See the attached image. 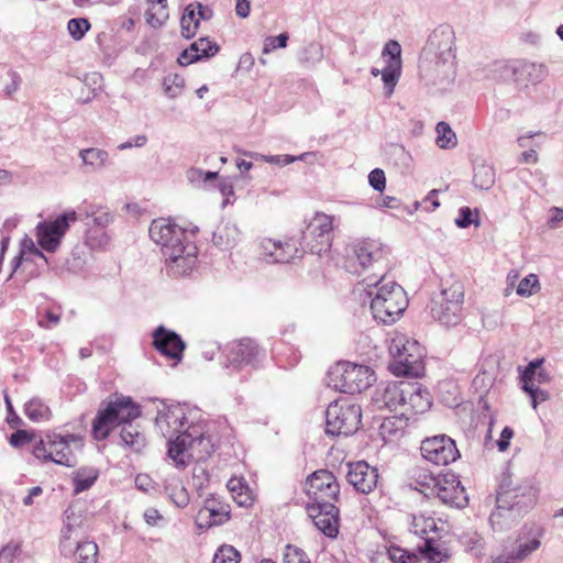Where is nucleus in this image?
Instances as JSON below:
<instances>
[{"label": "nucleus", "mask_w": 563, "mask_h": 563, "mask_svg": "<svg viewBox=\"0 0 563 563\" xmlns=\"http://www.w3.org/2000/svg\"><path fill=\"white\" fill-rule=\"evenodd\" d=\"M49 454L52 462L73 467L77 464L76 456L70 449V443H79V439L75 434H47Z\"/></svg>", "instance_id": "25"}, {"label": "nucleus", "mask_w": 563, "mask_h": 563, "mask_svg": "<svg viewBox=\"0 0 563 563\" xmlns=\"http://www.w3.org/2000/svg\"><path fill=\"white\" fill-rule=\"evenodd\" d=\"M543 358H536L531 361L520 375L522 382V389L531 397V405L536 409L539 401L549 399V393L540 389L538 385L533 384L536 369L543 364Z\"/></svg>", "instance_id": "30"}, {"label": "nucleus", "mask_w": 563, "mask_h": 563, "mask_svg": "<svg viewBox=\"0 0 563 563\" xmlns=\"http://www.w3.org/2000/svg\"><path fill=\"white\" fill-rule=\"evenodd\" d=\"M25 416L34 421H47L51 418L49 407L40 398L34 397L24 405Z\"/></svg>", "instance_id": "36"}, {"label": "nucleus", "mask_w": 563, "mask_h": 563, "mask_svg": "<svg viewBox=\"0 0 563 563\" xmlns=\"http://www.w3.org/2000/svg\"><path fill=\"white\" fill-rule=\"evenodd\" d=\"M148 234L152 241L161 245L163 256L174 254L178 247L186 245L185 231L169 219L158 218L152 221Z\"/></svg>", "instance_id": "13"}, {"label": "nucleus", "mask_w": 563, "mask_h": 563, "mask_svg": "<svg viewBox=\"0 0 563 563\" xmlns=\"http://www.w3.org/2000/svg\"><path fill=\"white\" fill-rule=\"evenodd\" d=\"M523 515L518 514L512 505L501 501V497L497 494L496 509L489 516V522L494 531L503 532L510 529Z\"/></svg>", "instance_id": "28"}, {"label": "nucleus", "mask_w": 563, "mask_h": 563, "mask_svg": "<svg viewBox=\"0 0 563 563\" xmlns=\"http://www.w3.org/2000/svg\"><path fill=\"white\" fill-rule=\"evenodd\" d=\"M333 217L317 212L302 231L301 246L312 254L327 253L333 239Z\"/></svg>", "instance_id": "11"}, {"label": "nucleus", "mask_w": 563, "mask_h": 563, "mask_svg": "<svg viewBox=\"0 0 563 563\" xmlns=\"http://www.w3.org/2000/svg\"><path fill=\"white\" fill-rule=\"evenodd\" d=\"M181 35L185 38H191L196 35L199 27V19L196 16L195 4H188L180 20Z\"/></svg>", "instance_id": "38"}, {"label": "nucleus", "mask_w": 563, "mask_h": 563, "mask_svg": "<svg viewBox=\"0 0 563 563\" xmlns=\"http://www.w3.org/2000/svg\"><path fill=\"white\" fill-rule=\"evenodd\" d=\"M212 241L221 250L232 249L240 241V230L235 223H221L213 232Z\"/></svg>", "instance_id": "32"}, {"label": "nucleus", "mask_w": 563, "mask_h": 563, "mask_svg": "<svg viewBox=\"0 0 563 563\" xmlns=\"http://www.w3.org/2000/svg\"><path fill=\"white\" fill-rule=\"evenodd\" d=\"M155 7L156 4L153 3V7L145 11V20L152 27L157 29L164 24L168 14L165 11V4L163 8H158L157 11H154Z\"/></svg>", "instance_id": "51"}, {"label": "nucleus", "mask_w": 563, "mask_h": 563, "mask_svg": "<svg viewBox=\"0 0 563 563\" xmlns=\"http://www.w3.org/2000/svg\"><path fill=\"white\" fill-rule=\"evenodd\" d=\"M32 453L38 460L51 461V459H53L49 454L47 435L44 439L41 438L38 442H35Z\"/></svg>", "instance_id": "59"}, {"label": "nucleus", "mask_w": 563, "mask_h": 563, "mask_svg": "<svg viewBox=\"0 0 563 563\" xmlns=\"http://www.w3.org/2000/svg\"><path fill=\"white\" fill-rule=\"evenodd\" d=\"M516 80L525 85H536L548 76V69L543 64L521 62L514 68Z\"/></svg>", "instance_id": "31"}, {"label": "nucleus", "mask_w": 563, "mask_h": 563, "mask_svg": "<svg viewBox=\"0 0 563 563\" xmlns=\"http://www.w3.org/2000/svg\"><path fill=\"white\" fill-rule=\"evenodd\" d=\"M323 58V47L318 42L308 43L298 54V60L306 67H311Z\"/></svg>", "instance_id": "39"}, {"label": "nucleus", "mask_w": 563, "mask_h": 563, "mask_svg": "<svg viewBox=\"0 0 563 563\" xmlns=\"http://www.w3.org/2000/svg\"><path fill=\"white\" fill-rule=\"evenodd\" d=\"M230 519V506L214 496L205 500L203 507L197 516V527L208 529L213 526H220Z\"/></svg>", "instance_id": "24"}, {"label": "nucleus", "mask_w": 563, "mask_h": 563, "mask_svg": "<svg viewBox=\"0 0 563 563\" xmlns=\"http://www.w3.org/2000/svg\"><path fill=\"white\" fill-rule=\"evenodd\" d=\"M495 168L485 163H476L474 166L473 184L482 190L490 189L495 184Z\"/></svg>", "instance_id": "35"}, {"label": "nucleus", "mask_w": 563, "mask_h": 563, "mask_svg": "<svg viewBox=\"0 0 563 563\" xmlns=\"http://www.w3.org/2000/svg\"><path fill=\"white\" fill-rule=\"evenodd\" d=\"M81 525V518L73 509L68 508L64 514V525L60 530L59 550L64 556L73 553V550L67 545L73 532Z\"/></svg>", "instance_id": "33"}, {"label": "nucleus", "mask_w": 563, "mask_h": 563, "mask_svg": "<svg viewBox=\"0 0 563 563\" xmlns=\"http://www.w3.org/2000/svg\"><path fill=\"white\" fill-rule=\"evenodd\" d=\"M260 254L264 261L271 264L289 263L301 256L300 250L291 239L283 241L271 238H264L260 242Z\"/></svg>", "instance_id": "18"}, {"label": "nucleus", "mask_w": 563, "mask_h": 563, "mask_svg": "<svg viewBox=\"0 0 563 563\" xmlns=\"http://www.w3.org/2000/svg\"><path fill=\"white\" fill-rule=\"evenodd\" d=\"M283 563H310V559L302 549L287 544L283 552Z\"/></svg>", "instance_id": "47"}, {"label": "nucleus", "mask_w": 563, "mask_h": 563, "mask_svg": "<svg viewBox=\"0 0 563 563\" xmlns=\"http://www.w3.org/2000/svg\"><path fill=\"white\" fill-rule=\"evenodd\" d=\"M79 157L89 172H97L106 165L109 159V154L104 150L89 147L80 150Z\"/></svg>", "instance_id": "34"}, {"label": "nucleus", "mask_w": 563, "mask_h": 563, "mask_svg": "<svg viewBox=\"0 0 563 563\" xmlns=\"http://www.w3.org/2000/svg\"><path fill=\"white\" fill-rule=\"evenodd\" d=\"M346 481L358 493L369 494L378 483V471L365 461L347 464Z\"/></svg>", "instance_id": "20"}, {"label": "nucleus", "mask_w": 563, "mask_h": 563, "mask_svg": "<svg viewBox=\"0 0 563 563\" xmlns=\"http://www.w3.org/2000/svg\"><path fill=\"white\" fill-rule=\"evenodd\" d=\"M435 131V143L440 148H453L457 144L456 135L449 123L444 121L438 122Z\"/></svg>", "instance_id": "40"}, {"label": "nucleus", "mask_w": 563, "mask_h": 563, "mask_svg": "<svg viewBox=\"0 0 563 563\" xmlns=\"http://www.w3.org/2000/svg\"><path fill=\"white\" fill-rule=\"evenodd\" d=\"M539 289V279L536 274L522 278L517 287V294L522 297L531 296Z\"/></svg>", "instance_id": "50"}, {"label": "nucleus", "mask_w": 563, "mask_h": 563, "mask_svg": "<svg viewBox=\"0 0 563 563\" xmlns=\"http://www.w3.org/2000/svg\"><path fill=\"white\" fill-rule=\"evenodd\" d=\"M289 40L288 33L284 32L277 36H268L264 41L263 54H269L276 48H285Z\"/></svg>", "instance_id": "53"}, {"label": "nucleus", "mask_w": 563, "mask_h": 563, "mask_svg": "<svg viewBox=\"0 0 563 563\" xmlns=\"http://www.w3.org/2000/svg\"><path fill=\"white\" fill-rule=\"evenodd\" d=\"M240 554L232 545H222L214 553L212 563H239Z\"/></svg>", "instance_id": "49"}, {"label": "nucleus", "mask_w": 563, "mask_h": 563, "mask_svg": "<svg viewBox=\"0 0 563 563\" xmlns=\"http://www.w3.org/2000/svg\"><path fill=\"white\" fill-rule=\"evenodd\" d=\"M309 516L314 526L327 537L335 538L339 533V508L333 503L308 506Z\"/></svg>", "instance_id": "21"}, {"label": "nucleus", "mask_w": 563, "mask_h": 563, "mask_svg": "<svg viewBox=\"0 0 563 563\" xmlns=\"http://www.w3.org/2000/svg\"><path fill=\"white\" fill-rule=\"evenodd\" d=\"M261 355L262 351L253 340L243 339L232 345L228 360L234 368H240L243 365L255 367Z\"/></svg>", "instance_id": "27"}, {"label": "nucleus", "mask_w": 563, "mask_h": 563, "mask_svg": "<svg viewBox=\"0 0 563 563\" xmlns=\"http://www.w3.org/2000/svg\"><path fill=\"white\" fill-rule=\"evenodd\" d=\"M382 56L388 65H399L402 66L401 62V46L395 40H389L382 52Z\"/></svg>", "instance_id": "45"}, {"label": "nucleus", "mask_w": 563, "mask_h": 563, "mask_svg": "<svg viewBox=\"0 0 563 563\" xmlns=\"http://www.w3.org/2000/svg\"><path fill=\"white\" fill-rule=\"evenodd\" d=\"M187 418L184 408L170 406L165 411H159L155 424L161 433L168 438V456L176 465L184 466V454L187 450L203 452L207 455L210 451V439L198 431L196 427L185 429Z\"/></svg>", "instance_id": "3"}, {"label": "nucleus", "mask_w": 563, "mask_h": 563, "mask_svg": "<svg viewBox=\"0 0 563 563\" xmlns=\"http://www.w3.org/2000/svg\"><path fill=\"white\" fill-rule=\"evenodd\" d=\"M90 22L86 18H74L67 23L68 32L75 41H80L90 30Z\"/></svg>", "instance_id": "46"}, {"label": "nucleus", "mask_w": 563, "mask_h": 563, "mask_svg": "<svg viewBox=\"0 0 563 563\" xmlns=\"http://www.w3.org/2000/svg\"><path fill=\"white\" fill-rule=\"evenodd\" d=\"M464 286L461 282H452L431 300V316L442 325L455 327L462 321Z\"/></svg>", "instance_id": "7"}, {"label": "nucleus", "mask_w": 563, "mask_h": 563, "mask_svg": "<svg viewBox=\"0 0 563 563\" xmlns=\"http://www.w3.org/2000/svg\"><path fill=\"white\" fill-rule=\"evenodd\" d=\"M412 390L409 387V382L388 383L382 390L376 391L374 400L380 408L400 412L405 407L406 394H410Z\"/></svg>", "instance_id": "23"}, {"label": "nucleus", "mask_w": 563, "mask_h": 563, "mask_svg": "<svg viewBox=\"0 0 563 563\" xmlns=\"http://www.w3.org/2000/svg\"><path fill=\"white\" fill-rule=\"evenodd\" d=\"M245 156L261 158L266 163L277 165H288L298 159V157L291 155H261L257 153L244 152Z\"/></svg>", "instance_id": "54"}, {"label": "nucleus", "mask_w": 563, "mask_h": 563, "mask_svg": "<svg viewBox=\"0 0 563 563\" xmlns=\"http://www.w3.org/2000/svg\"><path fill=\"white\" fill-rule=\"evenodd\" d=\"M368 183L374 190L382 192L386 186V177L384 170L380 168L373 169L368 175Z\"/></svg>", "instance_id": "58"}, {"label": "nucleus", "mask_w": 563, "mask_h": 563, "mask_svg": "<svg viewBox=\"0 0 563 563\" xmlns=\"http://www.w3.org/2000/svg\"><path fill=\"white\" fill-rule=\"evenodd\" d=\"M163 87L166 96L170 99H175L181 93L185 87V80L177 74L168 75L164 78Z\"/></svg>", "instance_id": "44"}, {"label": "nucleus", "mask_w": 563, "mask_h": 563, "mask_svg": "<svg viewBox=\"0 0 563 563\" xmlns=\"http://www.w3.org/2000/svg\"><path fill=\"white\" fill-rule=\"evenodd\" d=\"M419 550L431 563L441 562L443 559L442 553L434 547L433 539H426L423 547H420Z\"/></svg>", "instance_id": "55"}, {"label": "nucleus", "mask_w": 563, "mask_h": 563, "mask_svg": "<svg viewBox=\"0 0 563 563\" xmlns=\"http://www.w3.org/2000/svg\"><path fill=\"white\" fill-rule=\"evenodd\" d=\"M367 286L373 288L368 290L373 318L384 324L395 323L408 307L405 289L396 282L384 283V275L378 280L371 279Z\"/></svg>", "instance_id": "4"}, {"label": "nucleus", "mask_w": 563, "mask_h": 563, "mask_svg": "<svg viewBox=\"0 0 563 563\" xmlns=\"http://www.w3.org/2000/svg\"><path fill=\"white\" fill-rule=\"evenodd\" d=\"M389 559L394 563H418L419 558L417 554L404 550L397 545H390L387 550Z\"/></svg>", "instance_id": "48"}, {"label": "nucleus", "mask_w": 563, "mask_h": 563, "mask_svg": "<svg viewBox=\"0 0 563 563\" xmlns=\"http://www.w3.org/2000/svg\"><path fill=\"white\" fill-rule=\"evenodd\" d=\"M542 529L536 525H525L514 541L490 563H522L541 547Z\"/></svg>", "instance_id": "9"}, {"label": "nucleus", "mask_w": 563, "mask_h": 563, "mask_svg": "<svg viewBox=\"0 0 563 563\" xmlns=\"http://www.w3.org/2000/svg\"><path fill=\"white\" fill-rule=\"evenodd\" d=\"M167 274L172 277H179L189 274L197 260V247L191 242L178 247L174 254L164 255Z\"/></svg>", "instance_id": "22"}, {"label": "nucleus", "mask_w": 563, "mask_h": 563, "mask_svg": "<svg viewBox=\"0 0 563 563\" xmlns=\"http://www.w3.org/2000/svg\"><path fill=\"white\" fill-rule=\"evenodd\" d=\"M514 437V430L510 427H505L500 433V438L497 441V446L500 452L506 451L509 448L510 439Z\"/></svg>", "instance_id": "64"}, {"label": "nucleus", "mask_w": 563, "mask_h": 563, "mask_svg": "<svg viewBox=\"0 0 563 563\" xmlns=\"http://www.w3.org/2000/svg\"><path fill=\"white\" fill-rule=\"evenodd\" d=\"M375 380V373L366 365L339 362L327 374V385L340 393L358 394Z\"/></svg>", "instance_id": "5"}, {"label": "nucleus", "mask_w": 563, "mask_h": 563, "mask_svg": "<svg viewBox=\"0 0 563 563\" xmlns=\"http://www.w3.org/2000/svg\"><path fill=\"white\" fill-rule=\"evenodd\" d=\"M401 76V66L388 65L382 69V80L384 82V91L387 97L394 93L395 87Z\"/></svg>", "instance_id": "41"}, {"label": "nucleus", "mask_w": 563, "mask_h": 563, "mask_svg": "<svg viewBox=\"0 0 563 563\" xmlns=\"http://www.w3.org/2000/svg\"><path fill=\"white\" fill-rule=\"evenodd\" d=\"M92 421V435L102 441L111 430L120 426L122 445L132 452L140 453L146 446V438L140 426L133 423L141 416V408L130 397L114 395V399L103 401Z\"/></svg>", "instance_id": "1"}, {"label": "nucleus", "mask_w": 563, "mask_h": 563, "mask_svg": "<svg viewBox=\"0 0 563 563\" xmlns=\"http://www.w3.org/2000/svg\"><path fill=\"white\" fill-rule=\"evenodd\" d=\"M420 450L426 460L437 465H448L461 456L455 441L446 434L424 439Z\"/></svg>", "instance_id": "16"}, {"label": "nucleus", "mask_w": 563, "mask_h": 563, "mask_svg": "<svg viewBox=\"0 0 563 563\" xmlns=\"http://www.w3.org/2000/svg\"><path fill=\"white\" fill-rule=\"evenodd\" d=\"M539 493L540 489L533 478H522L517 482L504 479L497 494L504 504L512 505L518 514L525 516L536 506Z\"/></svg>", "instance_id": "10"}, {"label": "nucleus", "mask_w": 563, "mask_h": 563, "mask_svg": "<svg viewBox=\"0 0 563 563\" xmlns=\"http://www.w3.org/2000/svg\"><path fill=\"white\" fill-rule=\"evenodd\" d=\"M390 155H393L394 157L399 159L404 166H408L409 162L411 159V156L406 151L405 146L399 145V144L390 145Z\"/></svg>", "instance_id": "62"}, {"label": "nucleus", "mask_w": 563, "mask_h": 563, "mask_svg": "<svg viewBox=\"0 0 563 563\" xmlns=\"http://www.w3.org/2000/svg\"><path fill=\"white\" fill-rule=\"evenodd\" d=\"M98 478V471L95 468L77 471L74 477L75 493L79 494L89 489Z\"/></svg>", "instance_id": "43"}, {"label": "nucleus", "mask_w": 563, "mask_h": 563, "mask_svg": "<svg viewBox=\"0 0 563 563\" xmlns=\"http://www.w3.org/2000/svg\"><path fill=\"white\" fill-rule=\"evenodd\" d=\"M78 220L76 211H66L55 220H44L36 225V239L40 247L46 252L55 253L64 235L73 223Z\"/></svg>", "instance_id": "12"}, {"label": "nucleus", "mask_w": 563, "mask_h": 563, "mask_svg": "<svg viewBox=\"0 0 563 563\" xmlns=\"http://www.w3.org/2000/svg\"><path fill=\"white\" fill-rule=\"evenodd\" d=\"M153 346L162 355L169 360L180 362L186 349V343L181 336L173 330L158 325L153 331Z\"/></svg>", "instance_id": "19"}, {"label": "nucleus", "mask_w": 563, "mask_h": 563, "mask_svg": "<svg viewBox=\"0 0 563 563\" xmlns=\"http://www.w3.org/2000/svg\"><path fill=\"white\" fill-rule=\"evenodd\" d=\"M388 254L389 247L374 239L357 240L349 246L350 258L355 260L363 271L385 261Z\"/></svg>", "instance_id": "17"}, {"label": "nucleus", "mask_w": 563, "mask_h": 563, "mask_svg": "<svg viewBox=\"0 0 563 563\" xmlns=\"http://www.w3.org/2000/svg\"><path fill=\"white\" fill-rule=\"evenodd\" d=\"M409 387L413 390L406 394L405 407L400 411V416L404 417V427L408 424L412 416L423 413L431 407L430 394L420 383L409 382Z\"/></svg>", "instance_id": "26"}, {"label": "nucleus", "mask_w": 563, "mask_h": 563, "mask_svg": "<svg viewBox=\"0 0 563 563\" xmlns=\"http://www.w3.org/2000/svg\"><path fill=\"white\" fill-rule=\"evenodd\" d=\"M472 223H475L478 225V221L473 220L472 218V210L468 207H462L459 210V216L455 219V224L459 228L465 229L470 227Z\"/></svg>", "instance_id": "61"}, {"label": "nucleus", "mask_w": 563, "mask_h": 563, "mask_svg": "<svg viewBox=\"0 0 563 563\" xmlns=\"http://www.w3.org/2000/svg\"><path fill=\"white\" fill-rule=\"evenodd\" d=\"M362 419V410L357 404L346 398L331 402L325 411L327 434L339 437L350 435L357 431Z\"/></svg>", "instance_id": "8"}, {"label": "nucleus", "mask_w": 563, "mask_h": 563, "mask_svg": "<svg viewBox=\"0 0 563 563\" xmlns=\"http://www.w3.org/2000/svg\"><path fill=\"white\" fill-rule=\"evenodd\" d=\"M75 554L78 563H97L98 545L93 541L79 542Z\"/></svg>", "instance_id": "42"}, {"label": "nucleus", "mask_w": 563, "mask_h": 563, "mask_svg": "<svg viewBox=\"0 0 563 563\" xmlns=\"http://www.w3.org/2000/svg\"><path fill=\"white\" fill-rule=\"evenodd\" d=\"M60 321V314L54 313L51 310H45L43 313L38 314L37 324L43 329H53Z\"/></svg>", "instance_id": "57"}, {"label": "nucleus", "mask_w": 563, "mask_h": 563, "mask_svg": "<svg viewBox=\"0 0 563 563\" xmlns=\"http://www.w3.org/2000/svg\"><path fill=\"white\" fill-rule=\"evenodd\" d=\"M401 429H405L404 427V417L399 415V417H389L386 418L383 423L380 424V433L385 435H393L396 434Z\"/></svg>", "instance_id": "52"}, {"label": "nucleus", "mask_w": 563, "mask_h": 563, "mask_svg": "<svg viewBox=\"0 0 563 563\" xmlns=\"http://www.w3.org/2000/svg\"><path fill=\"white\" fill-rule=\"evenodd\" d=\"M438 530L437 522L433 517L424 514H418L412 516L411 531L421 537L424 541L430 532Z\"/></svg>", "instance_id": "37"}, {"label": "nucleus", "mask_w": 563, "mask_h": 563, "mask_svg": "<svg viewBox=\"0 0 563 563\" xmlns=\"http://www.w3.org/2000/svg\"><path fill=\"white\" fill-rule=\"evenodd\" d=\"M307 494L312 500L311 505L334 504L340 495V485L330 471L318 470L307 481Z\"/></svg>", "instance_id": "15"}, {"label": "nucleus", "mask_w": 563, "mask_h": 563, "mask_svg": "<svg viewBox=\"0 0 563 563\" xmlns=\"http://www.w3.org/2000/svg\"><path fill=\"white\" fill-rule=\"evenodd\" d=\"M228 488L232 492V493H235L238 492V496L234 497L236 503L240 505V506H246L249 505V501H250V496L249 494H243L242 490L245 488L242 484V482L238 478H232L228 482Z\"/></svg>", "instance_id": "56"}, {"label": "nucleus", "mask_w": 563, "mask_h": 563, "mask_svg": "<svg viewBox=\"0 0 563 563\" xmlns=\"http://www.w3.org/2000/svg\"><path fill=\"white\" fill-rule=\"evenodd\" d=\"M19 547L16 544H7L0 550V563H12L18 553Z\"/></svg>", "instance_id": "63"}, {"label": "nucleus", "mask_w": 563, "mask_h": 563, "mask_svg": "<svg viewBox=\"0 0 563 563\" xmlns=\"http://www.w3.org/2000/svg\"><path fill=\"white\" fill-rule=\"evenodd\" d=\"M33 441V435L26 430H18L10 435L9 442L14 448L23 446Z\"/></svg>", "instance_id": "60"}, {"label": "nucleus", "mask_w": 563, "mask_h": 563, "mask_svg": "<svg viewBox=\"0 0 563 563\" xmlns=\"http://www.w3.org/2000/svg\"><path fill=\"white\" fill-rule=\"evenodd\" d=\"M423 482L430 487V494L437 496L443 504L463 508L468 503V497L461 482L454 475H445L442 477L427 476Z\"/></svg>", "instance_id": "14"}, {"label": "nucleus", "mask_w": 563, "mask_h": 563, "mask_svg": "<svg viewBox=\"0 0 563 563\" xmlns=\"http://www.w3.org/2000/svg\"><path fill=\"white\" fill-rule=\"evenodd\" d=\"M219 52L217 43L211 42L208 37H200L184 49L178 57V63L181 66L190 65L202 58L214 56Z\"/></svg>", "instance_id": "29"}, {"label": "nucleus", "mask_w": 563, "mask_h": 563, "mask_svg": "<svg viewBox=\"0 0 563 563\" xmlns=\"http://www.w3.org/2000/svg\"><path fill=\"white\" fill-rule=\"evenodd\" d=\"M455 32L440 24L429 35L419 58V75L427 85L445 86L455 75Z\"/></svg>", "instance_id": "2"}, {"label": "nucleus", "mask_w": 563, "mask_h": 563, "mask_svg": "<svg viewBox=\"0 0 563 563\" xmlns=\"http://www.w3.org/2000/svg\"><path fill=\"white\" fill-rule=\"evenodd\" d=\"M393 361L389 369L396 376L420 377L424 372L422 346L416 341L405 335H398L393 339L389 346Z\"/></svg>", "instance_id": "6"}]
</instances>
